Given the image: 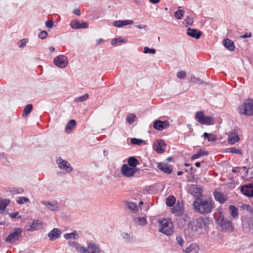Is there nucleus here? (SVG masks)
Segmentation results:
<instances>
[{"label":"nucleus","mask_w":253,"mask_h":253,"mask_svg":"<svg viewBox=\"0 0 253 253\" xmlns=\"http://www.w3.org/2000/svg\"><path fill=\"white\" fill-rule=\"evenodd\" d=\"M213 117L211 116L205 117L202 121H201V124L205 125H211L213 121Z\"/></svg>","instance_id":"e433bc0d"},{"label":"nucleus","mask_w":253,"mask_h":253,"mask_svg":"<svg viewBox=\"0 0 253 253\" xmlns=\"http://www.w3.org/2000/svg\"><path fill=\"white\" fill-rule=\"evenodd\" d=\"M118 41V39L117 38H115L113 39L111 42V45L113 46H116L117 45Z\"/></svg>","instance_id":"052dcab7"},{"label":"nucleus","mask_w":253,"mask_h":253,"mask_svg":"<svg viewBox=\"0 0 253 253\" xmlns=\"http://www.w3.org/2000/svg\"><path fill=\"white\" fill-rule=\"evenodd\" d=\"M136 116L133 114H129L126 118L127 122L129 124H132L135 121Z\"/></svg>","instance_id":"a18cd8bd"},{"label":"nucleus","mask_w":253,"mask_h":253,"mask_svg":"<svg viewBox=\"0 0 253 253\" xmlns=\"http://www.w3.org/2000/svg\"><path fill=\"white\" fill-rule=\"evenodd\" d=\"M117 39H118V41L120 43H126L127 42V40L126 39H123L121 37H119V38H118Z\"/></svg>","instance_id":"bf43d9fd"},{"label":"nucleus","mask_w":253,"mask_h":253,"mask_svg":"<svg viewBox=\"0 0 253 253\" xmlns=\"http://www.w3.org/2000/svg\"><path fill=\"white\" fill-rule=\"evenodd\" d=\"M175 198L173 196H169L166 199L167 205L169 207L173 206L175 203Z\"/></svg>","instance_id":"7c9ffc66"},{"label":"nucleus","mask_w":253,"mask_h":253,"mask_svg":"<svg viewBox=\"0 0 253 253\" xmlns=\"http://www.w3.org/2000/svg\"><path fill=\"white\" fill-rule=\"evenodd\" d=\"M223 44L230 51H233L235 48L234 42L229 39H226L223 41Z\"/></svg>","instance_id":"4be33fe9"},{"label":"nucleus","mask_w":253,"mask_h":253,"mask_svg":"<svg viewBox=\"0 0 253 253\" xmlns=\"http://www.w3.org/2000/svg\"><path fill=\"white\" fill-rule=\"evenodd\" d=\"M199 222L201 223L202 228L203 227H206L210 224V220L209 218L206 217H201L198 219Z\"/></svg>","instance_id":"c9c22d12"},{"label":"nucleus","mask_w":253,"mask_h":253,"mask_svg":"<svg viewBox=\"0 0 253 253\" xmlns=\"http://www.w3.org/2000/svg\"><path fill=\"white\" fill-rule=\"evenodd\" d=\"M238 112L241 114L253 116V100H246L242 105L239 106Z\"/></svg>","instance_id":"20e7f679"},{"label":"nucleus","mask_w":253,"mask_h":253,"mask_svg":"<svg viewBox=\"0 0 253 253\" xmlns=\"http://www.w3.org/2000/svg\"><path fill=\"white\" fill-rule=\"evenodd\" d=\"M23 189L22 188H13L10 190V192L12 194H21L23 192Z\"/></svg>","instance_id":"09e8293b"},{"label":"nucleus","mask_w":253,"mask_h":253,"mask_svg":"<svg viewBox=\"0 0 253 253\" xmlns=\"http://www.w3.org/2000/svg\"><path fill=\"white\" fill-rule=\"evenodd\" d=\"M68 243L71 247L75 248L77 251L81 253H100L99 248L93 243L88 244L87 249L75 241H69Z\"/></svg>","instance_id":"f03ea898"},{"label":"nucleus","mask_w":253,"mask_h":253,"mask_svg":"<svg viewBox=\"0 0 253 253\" xmlns=\"http://www.w3.org/2000/svg\"><path fill=\"white\" fill-rule=\"evenodd\" d=\"M187 34L189 36L195 38L196 39H199L202 35L201 31L190 28H188Z\"/></svg>","instance_id":"f3484780"},{"label":"nucleus","mask_w":253,"mask_h":253,"mask_svg":"<svg viewBox=\"0 0 253 253\" xmlns=\"http://www.w3.org/2000/svg\"><path fill=\"white\" fill-rule=\"evenodd\" d=\"M61 232L58 228H53L48 234L50 240L54 241L60 237Z\"/></svg>","instance_id":"2eb2a0df"},{"label":"nucleus","mask_w":253,"mask_h":253,"mask_svg":"<svg viewBox=\"0 0 253 253\" xmlns=\"http://www.w3.org/2000/svg\"><path fill=\"white\" fill-rule=\"evenodd\" d=\"M18 214V212H16L13 213H10L9 214V216H10V217H11L12 218H16L17 215Z\"/></svg>","instance_id":"338daca9"},{"label":"nucleus","mask_w":253,"mask_h":253,"mask_svg":"<svg viewBox=\"0 0 253 253\" xmlns=\"http://www.w3.org/2000/svg\"><path fill=\"white\" fill-rule=\"evenodd\" d=\"M184 11L183 10H177L174 13V16L177 19H181L183 16Z\"/></svg>","instance_id":"37998d69"},{"label":"nucleus","mask_w":253,"mask_h":253,"mask_svg":"<svg viewBox=\"0 0 253 253\" xmlns=\"http://www.w3.org/2000/svg\"><path fill=\"white\" fill-rule=\"evenodd\" d=\"M169 126L168 121H162L156 120L154 122L153 127L155 129L158 130H162L167 128Z\"/></svg>","instance_id":"f8f14e48"},{"label":"nucleus","mask_w":253,"mask_h":253,"mask_svg":"<svg viewBox=\"0 0 253 253\" xmlns=\"http://www.w3.org/2000/svg\"><path fill=\"white\" fill-rule=\"evenodd\" d=\"M125 203L126 207L130 211L134 213L137 212L138 211V207L135 203L128 201H125Z\"/></svg>","instance_id":"aec40b11"},{"label":"nucleus","mask_w":253,"mask_h":253,"mask_svg":"<svg viewBox=\"0 0 253 253\" xmlns=\"http://www.w3.org/2000/svg\"><path fill=\"white\" fill-rule=\"evenodd\" d=\"M175 206L177 207V208H181V209H183V204H182V203L180 202L179 201H177V202L176 203V204Z\"/></svg>","instance_id":"e2e57ef3"},{"label":"nucleus","mask_w":253,"mask_h":253,"mask_svg":"<svg viewBox=\"0 0 253 253\" xmlns=\"http://www.w3.org/2000/svg\"><path fill=\"white\" fill-rule=\"evenodd\" d=\"M208 154V152L205 151H202V150H199L196 154H194L191 157V160L197 159L202 156L207 155Z\"/></svg>","instance_id":"2f4dec72"},{"label":"nucleus","mask_w":253,"mask_h":253,"mask_svg":"<svg viewBox=\"0 0 253 253\" xmlns=\"http://www.w3.org/2000/svg\"><path fill=\"white\" fill-rule=\"evenodd\" d=\"M191 228L194 232L199 231L203 228L201 223L198 219L193 220L189 223Z\"/></svg>","instance_id":"dca6fc26"},{"label":"nucleus","mask_w":253,"mask_h":253,"mask_svg":"<svg viewBox=\"0 0 253 253\" xmlns=\"http://www.w3.org/2000/svg\"><path fill=\"white\" fill-rule=\"evenodd\" d=\"M103 42H104V40L102 39H99L96 41L95 45H98V44H101Z\"/></svg>","instance_id":"774afa93"},{"label":"nucleus","mask_w":253,"mask_h":253,"mask_svg":"<svg viewBox=\"0 0 253 253\" xmlns=\"http://www.w3.org/2000/svg\"><path fill=\"white\" fill-rule=\"evenodd\" d=\"M205 116H204V112L203 111L198 112L196 114V119L198 121L201 123V121L203 120Z\"/></svg>","instance_id":"49530a36"},{"label":"nucleus","mask_w":253,"mask_h":253,"mask_svg":"<svg viewBox=\"0 0 253 253\" xmlns=\"http://www.w3.org/2000/svg\"><path fill=\"white\" fill-rule=\"evenodd\" d=\"M208 140L209 141H215L216 140V138L215 135L211 133Z\"/></svg>","instance_id":"13d9d810"},{"label":"nucleus","mask_w":253,"mask_h":253,"mask_svg":"<svg viewBox=\"0 0 253 253\" xmlns=\"http://www.w3.org/2000/svg\"><path fill=\"white\" fill-rule=\"evenodd\" d=\"M70 25L71 27L74 29H78L80 28L85 29L88 26V24L86 22H81L79 20H75L72 21Z\"/></svg>","instance_id":"ddd939ff"},{"label":"nucleus","mask_w":253,"mask_h":253,"mask_svg":"<svg viewBox=\"0 0 253 253\" xmlns=\"http://www.w3.org/2000/svg\"><path fill=\"white\" fill-rule=\"evenodd\" d=\"M157 167L161 170L168 174H170L172 171V167L167 164L158 163Z\"/></svg>","instance_id":"4468645a"},{"label":"nucleus","mask_w":253,"mask_h":253,"mask_svg":"<svg viewBox=\"0 0 253 253\" xmlns=\"http://www.w3.org/2000/svg\"><path fill=\"white\" fill-rule=\"evenodd\" d=\"M216 224L223 230L232 231L234 226L230 217H227L224 215H220L216 220Z\"/></svg>","instance_id":"7ed1b4c3"},{"label":"nucleus","mask_w":253,"mask_h":253,"mask_svg":"<svg viewBox=\"0 0 253 253\" xmlns=\"http://www.w3.org/2000/svg\"><path fill=\"white\" fill-rule=\"evenodd\" d=\"M76 126V122L75 120H71L65 127V131L70 133Z\"/></svg>","instance_id":"b1692460"},{"label":"nucleus","mask_w":253,"mask_h":253,"mask_svg":"<svg viewBox=\"0 0 253 253\" xmlns=\"http://www.w3.org/2000/svg\"><path fill=\"white\" fill-rule=\"evenodd\" d=\"M133 21L131 20H116L113 22V26L117 27H122L124 26L133 24Z\"/></svg>","instance_id":"6ab92c4d"},{"label":"nucleus","mask_w":253,"mask_h":253,"mask_svg":"<svg viewBox=\"0 0 253 253\" xmlns=\"http://www.w3.org/2000/svg\"><path fill=\"white\" fill-rule=\"evenodd\" d=\"M22 232V230L20 228H14L12 232L6 238L5 241L8 243H14L19 240Z\"/></svg>","instance_id":"0eeeda50"},{"label":"nucleus","mask_w":253,"mask_h":253,"mask_svg":"<svg viewBox=\"0 0 253 253\" xmlns=\"http://www.w3.org/2000/svg\"><path fill=\"white\" fill-rule=\"evenodd\" d=\"M213 194L215 199L220 203H223L226 200L225 196L220 192L214 191Z\"/></svg>","instance_id":"a878e982"},{"label":"nucleus","mask_w":253,"mask_h":253,"mask_svg":"<svg viewBox=\"0 0 253 253\" xmlns=\"http://www.w3.org/2000/svg\"><path fill=\"white\" fill-rule=\"evenodd\" d=\"M166 145L162 139H158L155 141L153 145L154 149L159 153H163L166 149Z\"/></svg>","instance_id":"9d476101"},{"label":"nucleus","mask_w":253,"mask_h":253,"mask_svg":"<svg viewBox=\"0 0 253 253\" xmlns=\"http://www.w3.org/2000/svg\"><path fill=\"white\" fill-rule=\"evenodd\" d=\"M121 237L124 240V242L126 243H129L132 242L133 240V237H131L130 234L126 232H123L121 234Z\"/></svg>","instance_id":"c85d7f7f"},{"label":"nucleus","mask_w":253,"mask_h":253,"mask_svg":"<svg viewBox=\"0 0 253 253\" xmlns=\"http://www.w3.org/2000/svg\"><path fill=\"white\" fill-rule=\"evenodd\" d=\"M195 211L200 213L206 214L210 213L214 208V202L211 199L197 198L193 202Z\"/></svg>","instance_id":"f257e3e1"},{"label":"nucleus","mask_w":253,"mask_h":253,"mask_svg":"<svg viewBox=\"0 0 253 253\" xmlns=\"http://www.w3.org/2000/svg\"><path fill=\"white\" fill-rule=\"evenodd\" d=\"M28 41V39H23L21 40H20L18 44L19 45V47L20 48H23L25 47L26 45V43Z\"/></svg>","instance_id":"8fccbe9b"},{"label":"nucleus","mask_w":253,"mask_h":253,"mask_svg":"<svg viewBox=\"0 0 253 253\" xmlns=\"http://www.w3.org/2000/svg\"><path fill=\"white\" fill-rule=\"evenodd\" d=\"M199 251L198 246L195 244H192L183 251L185 253H197Z\"/></svg>","instance_id":"5701e85b"},{"label":"nucleus","mask_w":253,"mask_h":253,"mask_svg":"<svg viewBox=\"0 0 253 253\" xmlns=\"http://www.w3.org/2000/svg\"><path fill=\"white\" fill-rule=\"evenodd\" d=\"M189 82H192L194 84H207V83H206L204 82H203V81H202L200 78H196V77H195L193 75H191Z\"/></svg>","instance_id":"ea45409f"},{"label":"nucleus","mask_w":253,"mask_h":253,"mask_svg":"<svg viewBox=\"0 0 253 253\" xmlns=\"http://www.w3.org/2000/svg\"><path fill=\"white\" fill-rule=\"evenodd\" d=\"M229 209L230 211L231 216L234 218L237 217L238 216L237 208L233 205H231L229 206Z\"/></svg>","instance_id":"72a5a7b5"},{"label":"nucleus","mask_w":253,"mask_h":253,"mask_svg":"<svg viewBox=\"0 0 253 253\" xmlns=\"http://www.w3.org/2000/svg\"><path fill=\"white\" fill-rule=\"evenodd\" d=\"M228 150L229 152L233 154H239L241 153L239 149H237L235 147L229 148Z\"/></svg>","instance_id":"5fc2aeb1"},{"label":"nucleus","mask_w":253,"mask_h":253,"mask_svg":"<svg viewBox=\"0 0 253 253\" xmlns=\"http://www.w3.org/2000/svg\"><path fill=\"white\" fill-rule=\"evenodd\" d=\"M239 140V136L235 132H234L229 135L227 141L230 144H234Z\"/></svg>","instance_id":"412c9836"},{"label":"nucleus","mask_w":253,"mask_h":253,"mask_svg":"<svg viewBox=\"0 0 253 253\" xmlns=\"http://www.w3.org/2000/svg\"><path fill=\"white\" fill-rule=\"evenodd\" d=\"M56 163L60 169H64L67 172H71L73 170L70 164L61 158H58L56 160Z\"/></svg>","instance_id":"1a4fd4ad"},{"label":"nucleus","mask_w":253,"mask_h":253,"mask_svg":"<svg viewBox=\"0 0 253 253\" xmlns=\"http://www.w3.org/2000/svg\"><path fill=\"white\" fill-rule=\"evenodd\" d=\"M29 202V199L25 197H19V199L17 200V203L18 204H23L25 203H28Z\"/></svg>","instance_id":"de8ad7c7"},{"label":"nucleus","mask_w":253,"mask_h":253,"mask_svg":"<svg viewBox=\"0 0 253 253\" xmlns=\"http://www.w3.org/2000/svg\"><path fill=\"white\" fill-rule=\"evenodd\" d=\"M53 63L58 67L64 68L67 66L68 59L65 56L61 55L54 58Z\"/></svg>","instance_id":"6e6552de"},{"label":"nucleus","mask_w":253,"mask_h":253,"mask_svg":"<svg viewBox=\"0 0 253 253\" xmlns=\"http://www.w3.org/2000/svg\"><path fill=\"white\" fill-rule=\"evenodd\" d=\"M252 36V33H250L249 34H246L244 35L241 36L240 37L242 38H250Z\"/></svg>","instance_id":"0e129e2a"},{"label":"nucleus","mask_w":253,"mask_h":253,"mask_svg":"<svg viewBox=\"0 0 253 253\" xmlns=\"http://www.w3.org/2000/svg\"><path fill=\"white\" fill-rule=\"evenodd\" d=\"M241 192L249 197H253V183L244 185L241 188Z\"/></svg>","instance_id":"9b49d317"},{"label":"nucleus","mask_w":253,"mask_h":253,"mask_svg":"<svg viewBox=\"0 0 253 253\" xmlns=\"http://www.w3.org/2000/svg\"><path fill=\"white\" fill-rule=\"evenodd\" d=\"M176 76L179 79H183L186 76V72L183 71H179L177 73Z\"/></svg>","instance_id":"603ef678"},{"label":"nucleus","mask_w":253,"mask_h":253,"mask_svg":"<svg viewBox=\"0 0 253 253\" xmlns=\"http://www.w3.org/2000/svg\"><path fill=\"white\" fill-rule=\"evenodd\" d=\"M88 98V94H84L83 96L77 97L75 99L74 101L76 102H81L86 100Z\"/></svg>","instance_id":"79ce46f5"},{"label":"nucleus","mask_w":253,"mask_h":253,"mask_svg":"<svg viewBox=\"0 0 253 253\" xmlns=\"http://www.w3.org/2000/svg\"><path fill=\"white\" fill-rule=\"evenodd\" d=\"M41 225V223L39 220H34L32 222V223L30 226V228L28 229V231H32L36 230Z\"/></svg>","instance_id":"cd10ccee"},{"label":"nucleus","mask_w":253,"mask_h":253,"mask_svg":"<svg viewBox=\"0 0 253 253\" xmlns=\"http://www.w3.org/2000/svg\"><path fill=\"white\" fill-rule=\"evenodd\" d=\"M41 203L44 205L47 209L51 211H56L58 209V206L56 202H49L45 201H42Z\"/></svg>","instance_id":"a211bd4d"},{"label":"nucleus","mask_w":253,"mask_h":253,"mask_svg":"<svg viewBox=\"0 0 253 253\" xmlns=\"http://www.w3.org/2000/svg\"><path fill=\"white\" fill-rule=\"evenodd\" d=\"M47 36V33L46 31H42L39 35V37L41 39L43 40L46 38Z\"/></svg>","instance_id":"864d4df0"},{"label":"nucleus","mask_w":253,"mask_h":253,"mask_svg":"<svg viewBox=\"0 0 253 253\" xmlns=\"http://www.w3.org/2000/svg\"><path fill=\"white\" fill-rule=\"evenodd\" d=\"M241 208L244 210H246L250 213L253 214V208H252L250 205L248 204H244L241 206Z\"/></svg>","instance_id":"c03bdc74"},{"label":"nucleus","mask_w":253,"mask_h":253,"mask_svg":"<svg viewBox=\"0 0 253 253\" xmlns=\"http://www.w3.org/2000/svg\"><path fill=\"white\" fill-rule=\"evenodd\" d=\"M9 203V201L6 199L0 200V212L1 213H7L8 211H5V210Z\"/></svg>","instance_id":"393cba45"},{"label":"nucleus","mask_w":253,"mask_h":253,"mask_svg":"<svg viewBox=\"0 0 253 253\" xmlns=\"http://www.w3.org/2000/svg\"><path fill=\"white\" fill-rule=\"evenodd\" d=\"M191 190L193 193L198 195L201 194L203 192L202 189L198 185H192Z\"/></svg>","instance_id":"f704fd0d"},{"label":"nucleus","mask_w":253,"mask_h":253,"mask_svg":"<svg viewBox=\"0 0 253 253\" xmlns=\"http://www.w3.org/2000/svg\"><path fill=\"white\" fill-rule=\"evenodd\" d=\"M130 142L134 145H140L141 144L144 143L145 141L141 139L133 138L130 139Z\"/></svg>","instance_id":"a19ab883"},{"label":"nucleus","mask_w":253,"mask_h":253,"mask_svg":"<svg viewBox=\"0 0 253 253\" xmlns=\"http://www.w3.org/2000/svg\"><path fill=\"white\" fill-rule=\"evenodd\" d=\"M171 211L172 213L174 214L176 216H180L183 213V209H181V208H177L174 206L171 209Z\"/></svg>","instance_id":"c756f323"},{"label":"nucleus","mask_w":253,"mask_h":253,"mask_svg":"<svg viewBox=\"0 0 253 253\" xmlns=\"http://www.w3.org/2000/svg\"><path fill=\"white\" fill-rule=\"evenodd\" d=\"M45 25L48 28H51L53 25V23L51 20H48L45 22Z\"/></svg>","instance_id":"4d7b16f0"},{"label":"nucleus","mask_w":253,"mask_h":253,"mask_svg":"<svg viewBox=\"0 0 253 253\" xmlns=\"http://www.w3.org/2000/svg\"><path fill=\"white\" fill-rule=\"evenodd\" d=\"M64 237L66 239H77L79 237V235L76 233V232H72L71 233H67L64 234Z\"/></svg>","instance_id":"4c0bfd02"},{"label":"nucleus","mask_w":253,"mask_h":253,"mask_svg":"<svg viewBox=\"0 0 253 253\" xmlns=\"http://www.w3.org/2000/svg\"><path fill=\"white\" fill-rule=\"evenodd\" d=\"M176 241H177V242L178 243V244L180 246H182V245H183L184 241H183V238H182L181 236H177L176 237Z\"/></svg>","instance_id":"6e6d98bb"},{"label":"nucleus","mask_w":253,"mask_h":253,"mask_svg":"<svg viewBox=\"0 0 253 253\" xmlns=\"http://www.w3.org/2000/svg\"><path fill=\"white\" fill-rule=\"evenodd\" d=\"M160 227V232L167 235H171L173 231V224L170 219H163L159 220Z\"/></svg>","instance_id":"39448f33"},{"label":"nucleus","mask_w":253,"mask_h":253,"mask_svg":"<svg viewBox=\"0 0 253 253\" xmlns=\"http://www.w3.org/2000/svg\"><path fill=\"white\" fill-rule=\"evenodd\" d=\"M139 164V161L134 157H130L127 160V165L133 168H137L136 166Z\"/></svg>","instance_id":"bb28decb"},{"label":"nucleus","mask_w":253,"mask_h":253,"mask_svg":"<svg viewBox=\"0 0 253 253\" xmlns=\"http://www.w3.org/2000/svg\"><path fill=\"white\" fill-rule=\"evenodd\" d=\"M156 50L153 48H149L148 47H145L144 48V53H152V54H155L156 53Z\"/></svg>","instance_id":"3c124183"},{"label":"nucleus","mask_w":253,"mask_h":253,"mask_svg":"<svg viewBox=\"0 0 253 253\" xmlns=\"http://www.w3.org/2000/svg\"><path fill=\"white\" fill-rule=\"evenodd\" d=\"M240 171V168L236 167L232 169V172L235 173H239Z\"/></svg>","instance_id":"69168bd1"},{"label":"nucleus","mask_w":253,"mask_h":253,"mask_svg":"<svg viewBox=\"0 0 253 253\" xmlns=\"http://www.w3.org/2000/svg\"><path fill=\"white\" fill-rule=\"evenodd\" d=\"M33 109V106L32 104H28L25 106L23 110V116L27 117L31 113Z\"/></svg>","instance_id":"473e14b6"},{"label":"nucleus","mask_w":253,"mask_h":253,"mask_svg":"<svg viewBox=\"0 0 253 253\" xmlns=\"http://www.w3.org/2000/svg\"><path fill=\"white\" fill-rule=\"evenodd\" d=\"M73 13L77 15H81V10L79 8L75 9L73 10Z\"/></svg>","instance_id":"680f3d73"},{"label":"nucleus","mask_w":253,"mask_h":253,"mask_svg":"<svg viewBox=\"0 0 253 253\" xmlns=\"http://www.w3.org/2000/svg\"><path fill=\"white\" fill-rule=\"evenodd\" d=\"M139 169L138 168H133L126 164H124L121 169V172L123 175L129 178L133 176L139 171Z\"/></svg>","instance_id":"423d86ee"},{"label":"nucleus","mask_w":253,"mask_h":253,"mask_svg":"<svg viewBox=\"0 0 253 253\" xmlns=\"http://www.w3.org/2000/svg\"><path fill=\"white\" fill-rule=\"evenodd\" d=\"M134 221L139 225H144L147 223L146 219L143 217L135 218Z\"/></svg>","instance_id":"58836bf2"}]
</instances>
